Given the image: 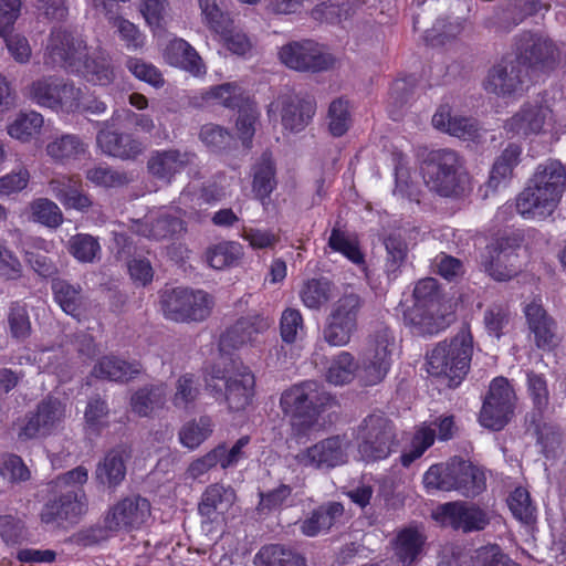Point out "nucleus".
<instances>
[{
  "mask_svg": "<svg viewBox=\"0 0 566 566\" xmlns=\"http://www.w3.org/2000/svg\"><path fill=\"white\" fill-rule=\"evenodd\" d=\"M45 63L82 75L88 82L98 85H108L114 80L109 61L99 56L90 57L85 41L63 29L52 30Z\"/></svg>",
  "mask_w": 566,
  "mask_h": 566,
  "instance_id": "obj_1",
  "label": "nucleus"
},
{
  "mask_svg": "<svg viewBox=\"0 0 566 566\" xmlns=\"http://www.w3.org/2000/svg\"><path fill=\"white\" fill-rule=\"evenodd\" d=\"M566 189V168L555 159L537 166L528 185L516 198V210L525 219H542L557 208Z\"/></svg>",
  "mask_w": 566,
  "mask_h": 566,
  "instance_id": "obj_2",
  "label": "nucleus"
},
{
  "mask_svg": "<svg viewBox=\"0 0 566 566\" xmlns=\"http://www.w3.org/2000/svg\"><path fill=\"white\" fill-rule=\"evenodd\" d=\"M332 400L328 392L311 380L295 384L281 394L280 408L289 419L291 434L296 442L308 437Z\"/></svg>",
  "mask_w": 566,
  "mask_h": 566,
  "instance_id": "obj_3",
  "label": "nucleus"
},
{
  "mask_svg": "<svg viewBox=\"0 0 566 566\" xmlns=\"http://www.w3.org/2000/svg\"><path fill=\"white\" fill-rule=\"evenodd\" d=\"M419 171L426 187L443 198L462 196L469 180L464 157L451 148L427 151L420 160Z\"/></svg>",
  "mask_w": 566,
  "mask_h": 566,
  "instance_id": "obj_4",
  "label": "nucleus"
},
{
  "mask_svg": "<svg viewBox=\"0 0 566 566\" xmlns=\"http://www.w3.org/2000/svg\"><path fill=\"white\" fill-rule=\"evenodd\" d=\"M472 355V333L468 325L462 326L453 337L439 342L427 355L428 373L444 377L450 387H457L470 370Z\"/></svg>",
  "mask_w": 566,
  "mask_h": 566,
  "instance_id": "obj_5",
  "label": "nucleus"
},
{
  "mask_svg": "<svg viewBox=\"0 0 566 566\" xmlns=\"http://www.w3.org/2000/svg\"><path fill=\"white\" fill-rule=\"evenodd\" d=\"M423 485L428 492L457 491L464 497H475L486 489V478L482 469L459 457L447 463L432 464L423 474Z\"/></svg>",
  "mask_w": 566,
  "mask_h": 566,
  "instance_id": "obj_6",
  "label": "nucleus"
},
{
  "mask_svg": "<svg viewBox=\"0 0 566 566\" xmlns=\"http://www.w3.org/2000/svg\"><path fill=\"white\" fill-rule=\"evenodd\" d=\"M206 390L216 399L224 400L233 412L245 410L255 396V376L250 367L241 365L229 371L217 364L205 374Z\"/></svg>",
  "mask_w": 566,
  "mask_h": 566,
  "instance_id": "obj_7",
  "label": "nucleus"
},
{
  "mask_svg": "<svg viewBox=\"0 0 566 566\" xmlns=\"http://www.w3.org/2000/svg\"><path fill=\"white\" fill-rule=\"evenodd\" d=\"M355 441L359 458L365 463L385 460L396 451V426L384 412H373L358 424Z\"/></svg>",
  "mask_w": 566,
  "mask_h": 566,
  "instance_id": "obj_8",
  "label": "nucleus"
},
{
  "mask_svg": "<svg viewBox=\"0 0 566 566\" xmlns=\"http://www.w3.org/2000/svg\"><path fill=\"white\" fill-rule=\"evenodd\" d=\"M213 297L203 290L174 287L160 294L164 316L177 323L203 322L213 308Z\"/></svg>",
  "mask_w": 566,
  "mask_h": 566,
  "instance_id": "obj_9",
  "label": "nucleus"
},
{
  "mask_svg": "<svg viewBox=\"0 0 566 566\" xmlns=\"http://www.w3.org/2000/svg\"><path fill=\"white\" fill-rule=\"evenodd\" d=\"M88 510L87 497L82 490L52 488V493L40 511L42 524L56 530H70L80 523Z\"/></svg>",
  "mask_w": 566,
  "mask_h": 566,
  "instance_id": "obj_10",
  "label": "nucleus"
},
{
  "mask_svg": "<svg viewBox=\"0 0 566 566\" xmlns=\"http://www.w3.org/2000/svg\"><path fill=\"white\" fill-rule=\"evenodd\" d=\"M395 336L388 327H380L371 335L359 358V379L364 386H376L389 374L392 366Z\"/></svg>",
  "mask_w": 566,
  "mask_h": 566,
  "instance_id": "obj_11",
  "label": "nucleus"
},
{
  "mask_svg": "<svg viewBox=\"0 0 566 566\" xmlns=\"http://www.w3.org/2000/svg\"><path fill=\"white\" fill-rule=\"evenodd\" d=\"M363 306L364 300L356 293H346L333 304L323 329L328 345L340 347L350 342Z\"/></svg>",
  "mask_w": 566,
  "mask_h": 566,
  "instance_id": "obj_12",
  "label": "nucleus"
},
{
  "mask_svg": "<svg viewBox=\"0 0 566 566\" xmlns=\"http://www.w3.org/2000/svg\"><path fill=\"white\" fill-rule=\"evenodd\" d=\"M516 400V392L506 377L493 378L480 411L481 426L493 431L502 430L514 415Z\"/></svg>",
  "mask_w": 566,
  "mask_h": 566,
  "instance_id": "obj_13",
  "label": "nucleus"
},
{
  "mask_svg": "<svg viewBox=\"0 0 566 566\" xmlns=\"http://www.w3.org/2000/svg\"><path fill=\"white\" fill-rule=\"evenodd\" d=\"M514 61L526 71L552 69L558 49L549 38L533 31H523L514 38Z\"/></svg>",
  "mask_w": 566,
  "mask_h": 566,
  "instance_id": "obj_14",
  "label": "nucleus"
},
{
  "mask_svg": "<svg viewBox=\"0 0 566 566\" xmlns=\"http://www.w3.org/2000/svg\"><path fill=\"white\" fill-rule=\"evenodd\" d=\"M280 61L297 72L321 73L335 65V57L313 40L292 41L279 51Z\"/></svg>",
  "mask_w": 566,
  "mask_h": 566,
  "instance_id": "obj_15",
  "label": "nucleus"
},
{
  "mask_svg": "<svg viewBox=\"0 0 566 566\" xmlns=\"http://www.w3.org/2000/svg\"><path fill=\"white\" fill-rule=\"evenodd\" d=\"M521 241L518 235H502L493 239L480 255L483 270L496 281L510 280L515 270L509 262L513 255H516Z\"/></svg>",
  "mask_w": 566,
  "mask_h": 566,
  "instance_id": "obj_16",
  "label": "nucleus"
},
{
  "mask_svg": "<svg viewBox=\"0 0 566 566\" xmlns=\"http://www.w3.org/2000/svg\"><path fill=\"white\" fill-rule=\"evenodd\" d=\"M119 119V111L113 112L112 117L101 123L102 127L96 135V143L101 150L112 157L120 159H135L144 150L143 143L132 133L115 129Z\"/></svg>",
  "mask_w": 566,
  "mask_h": 566,
  "instance_id": "obj_17",
  "label": "nucleus"
},
{
  "mask_svg": "<svg viewBox=\"0 0 566 566\" xmlns=\"http://www.w3.org/2000/svg\"><path fill=\"white\" fill-rule=\"evenodd\" d=\"M150 515V503L147 499L135 495L127 496L109 507L104 522L113 532L129 533L139 530Z\"/></svg>",
  "mask_w": 566,
  "mask_h": 566,
  "instance_id": "obj_18",
  "label": "nucleus"
},
{
  "mask_svg": "<svg viewBox=\"0 0 566 566\" xmlns=\"http://www.w3.org/2000/svg\"><path fill=\"white\" fill-rule=\"evenodd\" d=\"M272 323V319L260 313L241 316L221 334L220 345L231 349L254 345L261 342Z\"/></svg>",
  "mask_w": 566,
  "mask_h": 566,
  "instance_id": "obj_19",
  "label": "nucleus"
},
{
  "mask_svg": "<svg viewBox=\"0 0 566 566\" xmlns=\"http://www.w3.org/2000/svg\"><path fill=\"white\" fill-rule=\"evenodd\" d=\"M63 417L64 408L60 400L46 397L38 403L34 411L27 413L18 436L21 440L49 436Z\"/></svg>",
  "mask_w": 566,
  "mask_h": 566,
  "instance_id": "obj_20",
  "label": "nucleus"
},
{
  "mask_svg": "<svg viewBox=\"0 0 566 566\" xmlns=\"http://www.w3.org/2000/svg\"><path fill=\"white\" fill-rule=\"evenodd\" d=\"M296 461L314 469H333L347 461L345 438L332 436L298 452Z\"/></svg>",
  "mask_w": 566,
  "mask_h": 566,
  "instance_id": "obj_21",
  "label": "nucleus"
},
{
  "mask_svg": "<svg viewBox=\"0 0 566 566\" xmlns=\"http://www.w3.org/2000/svg\"><path fill=\"white\" fill-rule=\"evenodd\" d=\"M526 71L514 61L503 56L488 73L484 90L497 96H512L523 91Z\"/></svg>",
  "mask_w": 566,
  "mask_h": 566,
  "instance_id": "obj_22",
  "label": "nucleus"
},
{
  "mask_svg": "<svg viewBox=\"0 0 566 566\" xmlns=\"http://www.w3.org/2000/svg\"><path fill=\"white\" fill-rule=\"evenodd\" d=\"M432 125L436 129L446 133L463 142L480 144L484 130L479 120L471 116L453 115L449 104H441L432 116Z\"/></svg>",
  "mask_w": 566,
  "mask_h": 566,
  "instance_id": "obj_23",
  "label": "nucleus"
},
{
  "mask_svg": "<svg viewBox=\"0 0 566 566\" xmlns=\"http://www.w3.org/2000/svg\"><path fill=\"white\" fill-rule=\"evenodd\" d=\"M438 516L442 523L464 533L483 531L490 523L488 513L476 504L449 502L439 507Z\"/></svg>",
  "mask_w": 566,
  "mask_h": 566,
  "instance_id": "obj_24",
  "label": "nucleus"
},
{
  "mask_svg": "<svg viewBox=\"0 0 566 566\" xmlns=\"http://www.w3.org/2000/svg\"><path fill=\"white\" fill-rule=\"evenodd\" d=\"M76 94L73 83L64 82L56 76H43L29 86L30 99L43 108L64 112V101Z\"/></svg>",
  "mask_w": 566,
  "mask_h": 566,
  "instance_id": "obj_25",
  "label": "nucleus"
},
{
  "mask_svg": "<svg viewBox=\"0 0 566 566\" xmlns=\"http://www.w3.org/2000/svg\"><path fill=\"white\" fill-rule=\"evenodd\" d=\"M552 113L548 105L542 102H526L518 112L505 120L503 127L512 137L538 135L543 132L544 125Z\"/></svg>",
  "mask_w": 566,
  "mask_h": 566,
  "instance_id": "obj_26",
  "label": "nucleus"
},
{
  "mask_svg": "<svg viewBox=\"0 0 566 566\" xmlns=\"http://www.w3.org/2000/svg\"><path fill=\"white\" fill-rule=\"evenodd\" d=\"M524 315L527 327L534 335V342L537 348L552 350L557 344V323L544 308L541 301H532L524 307Z\"/></svg>",
  "mask_w": 566,
  "mask_h": 566,
  "instance_id": "obj_27",
  "label": "nucleus"
},
{
  "mask_svg": "<svg viewBox=\"0 0 566 566\" xmlns=\"http://www.w3.org/2000/svg\"><path fill=\"white\" fill-rule=\"evenodd\" d=\"M53 196L65 209L81 212L87 211L93 202L88 195L82 190V180L78 176H57L49 182Z\"/></svg>",
  "mask_w": 566,
  "mask_h": 566,
  "instance_id": "obj_28",
  "label": "nucleus"
},
{
  "mask_svg": "<svg viewBox=\"0 0 566 566\" xmlns=\"http://www.w3.org/2000/svg\"><path fill=\"white\" fill-rule=\"evenodd\" d=\"M427 536L418 526H407L397 532L392 548L401 566H413L421 557Z\"/></svg>",
  "mask_w": 566,
  "mask_h": 566,
  "instance_id": "obj_29",
  "label": "nucleus"
},
{
  "mask_svg": "<svg viewBox=\"0 0 566 566\" xmlns=\"http://www.w3.org/2000/svg\"><path fill=\"white\" fill-rule=\"evenodd\" d=\"M142 365L127 361L116 355H104L94 364L91 375L101 380L127 382L140 374Z\"/></svg>",
  "mask_w": 566,
  "mask_h": 566,
  "instance_id": "obj_30",
  "label": "nucleus"
},
{
  "mask_svg": "<svg viewBox=\"0 0 566 566\" xmlns=\"http://www.w3.org/2000/svg\"><path fill=\"white\" fill-rule=\"evenodd\" d=\"M193 157V153H182L178 149L157 151L148 160V170L157 179L170 182L192 163Z\"/></svg>",
  "mask_w": 566,
  "mask_h": 566,
  "instance_id": "obj_31",
  "label": "nucleus"
},
{
  "mask_svg": "<svg viewBox=\"0 0 566 566\" xmlns=\"http://www.w3.org/2000/svg\"><path fill=\"white\" fill-rule=\"evenodd\" d=\"M97 9H102L109 24L116 28L120 40L128 50H137L144 45L145 36L136 24L129 20L115 15L118 0H92Z\"/></svg>",
  "mask_w": 566,
  "mask_h": 566,
  "instance_id": "obj_32",
  "label": "nucleus"
},
{
  "mask_svg": "<svg viewBox=\"0 0 566 566\" xmlns=\"http://www.w3.org/2000/svg\"><path fill=\"white\" fill-rule=\"evenodd\" d=\"M316 111V103L312 98H303L297 95L289 96L282 104V125L293 133L303 130Z\"/></svg>",
  "mask_w": 566,
  "mask_h": 566,
  "instance_id": "obj_33",
  "label": "nucleus"
},
{
  "mask_svg": "<svg viewBox=\"0 0 566 566\" xmlns=\"http://www.w3.org/2000/svg\"><path fill=\"white\" fill-rule=\"evenodd\" d=\"M344 515V505L340 502H328L311 512L300 524V531L307 537H315L322 532L329 531Z\"/></svg>",
  "mask_w": 566,
  "mask_h": 566,
  "instance_id": "obj_34",
  "label": "nucleus"
},
{
  "mask_svg": "<svg viewBox=\"0 0 566 566\" xmlns=\"http://www.w3.org/2000/svg\"><path fill=\"white\" fill-rule=\"evenodd\" d=\"M255 566H307L306 558L286 544H265L254 555Z\"/></svg>",
  "mask_w": 566,
  "mask_h": 566,
  "instance_id": "obj_35",
  "label": "nucleus"
},
{
  "mask_svg": "<svg viewBox=\"0 0 566 566\" xmlns=\"http://www.w3.org/2000/svg\"><path fill=\"white\" fill-rule=\"evenodd\" d=\"M171 64L180 66L195 76L206 74V65L197 50L181 38L174 39L166 48Z\"/></svg>",
  "mask_w": 566,
  "mask_h": 566,
  "instance_id": "obj_36",
  "label": "nucleus"
},
{
  "mask_svg": "<svg viewBox=\"0 0 566 566\" xmlns=\"http://www.w3.org/2000/svg\"><path fill=\"white\" fill-rule=\"evenodd\" d=\"M45 150L55 163L67 165L84 156L87 146L80 136L63 134L48 143Z\"/></svg>",
  "mask_w": 566,
  "mask_h": 566,
  "instance_id": "obj_37",
  "label": "nucleus"
},
{
  "mask_svg": "<svg viewBox=\"0 0 566 566\" xmlns=\"http://www.w3.org/2000/svg\"><path fill=\"white\" fill-rule=\"evenodd\" d=\"M234 499L231 489L214 483L206 488L198 505V512L202 517L213 521L216 514L228 511Z\"/></svg>",
  "mask_w": 566,
  "mask_h": 566,
  "instance_id": "obj_38",
  "label": "nucleus"
},
{
  "mask_svg": "<svg viewBox=\"0 0 566 566\" xmlns=\"http://www.w3.org/2000/svg\"><path fill=\"white\" fill-rule=\"evenodd\" d=\"M276 188L275 165L268 153L253 167L252 191L255 198L264 206L273 190Z\"/></svg>",
  "mask_w": 566,
  "mask_h": 566,
  "instance_id": "obj_39",
  "label": "nucleus"
},
{
  "mask_svg": "<svg viewBox=\"0 0 566 566\" xmlns=\"http://www.w3.org/2000/svg\"><path fill=\"white\" fill-rule=\"evenodd\" d=\"M52 293L54 301L60 305L62 311L80 319L82 315L83 295L80 284H71L66 280L57 279L52 282Z\"/></svg>",
  "mask_w": 566,
  "mask_h": 566,
  "instance_id": "obj_40",
  "label": "nucleus"
},
{
  "mask_svg": "<svg viewBox=\"0 0 566 566\" xmlns=\"http://www.w3.org/2000/svg\"><path fill=\"white\" fill-rule=\"evenodd\" d=\"M96 480L109 489L118 486L126 476V464L123 451L119 449L109 450L103 461L97 464Z\"/></svg>",
  "mask_w": 566,
  "mask_h": 566,
  "instance_id": "obj_41",
  "label": "nucleus"
},
{
  "mask_svg": "<svg viewBox=\"0 0 566 566\" xmlns=\"http://www.w3.org/2000/svg\"><path fill=\"white\" fill-rule=\"evenodd\" d=\"M243 255L242 245L234 241H222L213 244L205 253L208 265L214 270L238 266Z\"/></svg>",
  "mask_w": 566,
  "mask_h": 566,
  "instance_id": "obj_42",
  "label": "nucleus"
},
{
  "mask_svg": "<svg viewBox=\"0 0 566 566\" xmlns=\"http://www.w3.org/2000/svg\"><path fill=\"white\" fill-rule=\"evenodd\" d=\"M528 429H533L536 443L546 459L553 458L562 442V433L558 427L544 420V415L528 416Z\"/></svg>",
  "mask_w": 566,
  "mask_h": 566,
  "instance_id": "obj_43",
  "label": "nucleus"
},
{
  "mask_svg": "<svg viewBox=\"0 0 566 566\" xmlns=\"http://www.w3.org/2000/svg\"><path fill=\"white\" fill-rule=\"evenodd\" d=\"M522 154V147L517 144H509L501 155L494 161L490 171L488 185L492 189H497L502 182L512 177L513 169L518 165Z\"/></svg>",
  "mask_w": 566,
  "mask_h": 566,
  "instance_id": "obj_44",
  "label": "nucleus"
},
{
  "mask_svg": "<svg viewBox=\"0 0 566 566\" xmlns=\"http://www.w3.org/2000/svg\"><path fill=\"white\" fill-rule=\"evenodd\" d=\"M44 124L43 116L35 112H20L17 117L8 125V134L10 137L21 143H30L36 139Z\"/></svg>",
  "mask_w": 566,
  "mask_h": 566,
  "instance_id": "obj_45",
  "label": "nucleus"
},
{
  "mask_svg": "<svg viewBox=\"0 0 566 566\" xmlns=\"http://www.w3.org/2000/svg\"><path fill=\"white\" fill-rule=\"evenodd\" d=\"M165 402L166 391L163 385L139 388L130 398L132 410L139 417L149 416L155 409L163 408Z\"/></svg>",
  "mask_w": 566,
  "mask_h": 566,
  "instance_id": "obj_46",
  "label": "nucleus"
},
{
  "mask_svg": "<svg viewBox=\"0 0 566 566\" xmlns=\"http://www.w3.org/2000/svg\"><path fill=\"white\" fill-rule=\"evenodd\" d=\"M249 96L244 90L234 82L211 86L202 94V99L213 102L228 109L235 111Z\"/></svg>",
  "mask_w": 566,
  "mask_h": 566,
  "instance_id": "obj_47",
  "label": "nucleus"
},
{
  "mask_svg": "<svg viewBox=\"0 0 566 566\" xmlns=\"http://www.w3.org/2000/svg\"><path fill=\"white\" fill-rule=\"evenodd\" d=\"M109 407L105 399L99 395L88 398L84 411V422L86 432L94 436H101L109 427Z\"/></svg>",
  "mask_w": 566,
  "mask_h": 566,
  "instance_id": "obj_48",
  "label": "nucleus"
},
{
  "mask_svg": "<svg viewBox=\"0 0 566 566\" xmlns=\"http://www.w3.org/2000/svg\"><path fill=\"white\" fill-rule=\"evenodd\" d=\"M333 283L325 277H314L304 282L300 297L304 306L319 310L332 297Z\"/></svg>",
  "mask_w": 566,
  "mask_h": 566,
  "instance_id": "obj_49",
  "label": "nucleus"
},
{
  "mask_svg": "<svg viewBox=\"0 0 566 566\" xmlns=\"http://www.w3.org/2000/svg\"><path fill=\"white\" fill-rule=\"evenodd\" d=\"M356 371L359 373V366L355 357L349 352L343 350L332 359L326 379L333 385L342 386L350 382Z\"/></svg>",
  "mask_w": 566,
  "mask_h": 566,
  "instance_id": "obj_50",
  "label": "nucleus"
},
{
  "mask_svg": "<svg viewBox=\"0 0 566 566\" xmlns=\"http://www.w3.org/2000/svg\"><path fill=\"white\" fill-rule=\"evenodd\" d=\"M328 247L340 253L353 264L366 268L365 253L361 251L357 240H350L347 234L338 228H333L328 238Z\"/></svg>",
  "mask_w": 566,
  "mask_h": 566,
  "instance_id": "obj_51",
  "label": "nucleus"
},
{
  "mask_svg": "<svg viewBox=\"0 0 566 566\" xmlns=\"http://www.w3.org/2000/svg\"><path fill=\"white\" fill-rule=\"evenodd\" d=\"M387 252L385 272L389 280H396L401 273L408 254L406 241L400 235L390 234L385 239Z\"/></svg>",
  "mask_w": 566,
  "mask_h": 566,
  "instance_id": "obj_52",
  "label": "nucleus"
},
{
  "mask_svg": "<svg viewBox=\"0 0 566 566\" xmlns=\"http://www.w3.org/2000/svg\"><path fill=\"white\" fill-rule=\"evenodd\" d=\"M213 431V422L210 417L201 416L198 420H192L182 426L179 431L180 443L193 450L207 440Z\"/></svg>",
  "mask_w": 566,
  "mask_h": 566,
  "instance_id": "obj_53",
  "label": "nucleus"
},
{
  "mask_svg": "<svg viewBox=\"0 0 566 566\" xmlns=\"http://www.w3.org/2000/svg\"><path fill=\"white\" fill-rule=\"evenodd\" d=\"M292 491L293 489L284 483L269 491H260L256 511L259 514L268 515L290 506L292 504Z\"/></svg>",
  "mask_w": 566,
  "mask_h": 566,
  "instance_id": "obj_54",
  "label": "nucleus"
},
{
  "mask_svg": "<svg viewBox=\"0 0 566 566\" xmlns=\"http://www.w3.org/2000/svg\"><path fill=\"white\" fill-rule=\"evenodd\" d=\"M75 92L70 101H64V112L101 115L107 109L106 103L101 101L94 94L84 92L82 88L75 86Z\"/></svg>",
  "mask_w": 566,
  "mask_h": 566,
  "instance_id": "obj_55",
  "label": "nucleus"
},
{
  "mask_svg": "<svg viewBox=\"0 0 566 566\" xmlns=\"http://www.w3.org/2000/svg\"><path fill=\"white\" fill-rule=\"evenodd\" d=\"M527 392L533 403L528 416L544 415L549 405V390L546 377L543 374L530 371L526 375Z\"/></svg>",
  "mask_w": 566,
  "mask_h": 566,
  "instance_id": "obj_56",
  "label": "nucleus"
},
{
  "mask_svg": "<svg viewBox=\"0 0 566 566\" xmlns=\"http://www.w3.org/2000/svg\"><path fill=\"white\" fill-rule=\"evenodd\" d=\"M239 116L237 119V129L239 137L242 140L244 148L250 149L252 147V139L255 133L254 125L258 120L259 113L254 102L248 97L242 105L235 107Z\"/></svg>",
  "mask_w": 566,
  "mask_h": 566,
  "instance_id": "obj_57",
  "label": "nucleus"
},
{
  "mask_svg": "<svg viewBox=\"0 0 566 566\" xmlns=\"http://www.w3.org/2000/svg\"><path fill=\"white\" fill-rule=\"evenodd\" d=\"M552 8L551 0H510L507 12L513 25H518L526 19L537 14H545Z\"/></svg>",
  "mask_w": 566,
  "mask_h": 566,
  "instance_id": "obj_58",
  "label": "nucleus"
},
{
  "mask_svg": "<svg viewBox=\"0 0 566 566\" xmlns=\"http://www.w3.org/2000/svg\"><path fill=\"white\" fill-rule=\"evenodd\" d=\"M8 325L12 338L23 342L31 334V321L28 306L20 301L12 302L8 312Z\"/></svg>",
  "mask_w": 566,
  "mask_h": 566,
  "instance_id": "obj_59",
  "label": "nucleus"
},
{
  "mask_svg": "<svg viewBox=\"0 0 566 566\" xmlns=\"http://www.w3.org/2000/svg\"><path fill=\"white\" fill-rule=\"evenodd\" d=\"M507 505L514 518L521 523L531 524L535 521L536 507L526 489L515 488L507 499Z\"/></svg>",
  "mask_w": 566,
  "mask_h": 566,
  "instance_id": "obj_60",
  "label": "nucleus"
},
{
  "mask_svg": "<svg viewBox=\"0 0 566 566\" xmlns=\"http://www.w3.org/2000/svg\"><path fill=\"white\" fill-rule=\"evenodd\" d=\"M460 22H451L447 19H437L431 29L427 30L423 40L428 46H442L455 39L462 31Z\"/></svg>",
  "mask_w": 566,
  "mask_h": 566,
  "instance_id": "obj_61",
  "label": "nucleus"
},
{
  "mask_svg": "<svg viewBox=\"0 0 566 566\" xmlns=\"http://www.w3.org/2000/svg\"><path fill=\"white\" fill-rule=\"evenodd\" d=\"M436 439V431L430 427H423L417 430L411 439L410 449L406 450L400 455V463L402 467L408 468L419 459L433 443Z\"/></svg>",
  "mask_w": 566,
  "mask_h": 566,
  "instance_id": "obj_62",
  "label": "nucleus"
},
{
  "mask_svg": "<svg viewBox=\"0 0 566 566\" xmlns=\"http://www.w3.org/2000/svg\"><path fill=\"white\" fill-rule=\"evenodd\" d=\"M185 231L186 223L181 218L165 213L150 222L148 237L154 240L172 239Z\"/></svg>",
  "mask_w": 566,
  "mask_h": 566,
  "instance_id": "obj_63",
  "label": "nucleus"
},
{
  "mask_svg": "<svg viewBox=\"0 0 566 566\" xmlns=\"http://www.w3.org/2000/svg\"><path fill=\"white\" fill-rule=\"evenodd\" d=\"M199 394L200 388L196 376L189 373L184 374L177 379L172 403L177 408L188 409L196 402Z\"/></svg>",
  "mask_w": 566,
  "mask_h": 566,
  "instance_id": "obj_64",
  "label": "nucleus"
}]
</instances>
